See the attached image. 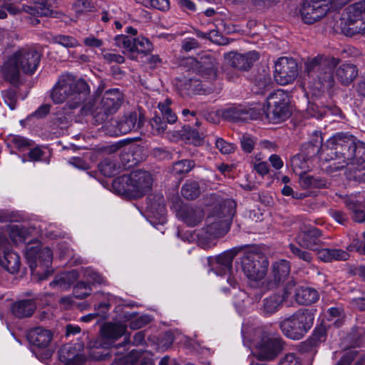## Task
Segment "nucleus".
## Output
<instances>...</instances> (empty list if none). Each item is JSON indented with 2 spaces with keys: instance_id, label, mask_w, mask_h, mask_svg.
I'll return each mask as SVG.
<instances>
[{
  "instance_id": "obj_1",
  "label": "nucleus",
  "mask_w": 365,
  "mask_h": 365,
  "mask_svg": "<svg viewBox=\"0 0 365 365\" xmlns=\"http://www.w3.org/2000/svg\"><path fill=\"white\" fill-rule=\"evenodd\" d=\"M236 202L230 199L215 207L207 218V225L197 234V242L203 249H210L216 244L218 237L225 235L230 230L235 214Z\"/></svg>"
},
{
  "instance_id": "obj_2",
  "label": "nucleus",
  "mask_w": 365,
  "mask_h": 365,
  "mask_svg": "<svg viewBox=\"0 0 365 365\" xmlns=\"http://www.w3.org/2000/svg\"><path fill=\"white\" fill-rule=\"evenodd\" d=\"M89 93V87L85 80L71 73H63L51 90L50 96L56 104L66 103L74 109L78 108Z\"/></svg>"
},
{
  "instance_id": "obj_3",
  "label": "nucleus",
  "mask_w": 365,
  "mask_h": 365,
  "mask_svg": "<svg viewBox=\"0 0 365 365\" xmlns=\"http://www.w3.org/2000/svg\"><path fill=\"white\" fill-rule=\"evenodd\" d=\"M339 63L338 58L322 55L306 61L305 71L308 76L309 89L314 96L319 95L325 88L333 86V69Z\"/></svg>"
},
{
  "instance_id": "obj_4",
  "label": "nucleus",
  "mask_w": 365,
  "mask_h": 365,
  "mask_svg": "<svg viewBox=\"0 0 365 365\" xmlns=\"http://www.w3.org/2000/svg\"><path fill=\"white\" fill-rule=\"evenodd\" d=\"M152 184L153 179L149 173L135 170L115 179L113 187L120 194L138 198L150 191Z\"/></svg>"
},
{
  "instance_id": "obj_5",
  "label": "nucleus",
  "mask_w": 365,
  "mask_h": 365,
  "mask_svg": "<svg viewBox=\"0 0 365 365\" xmlns=\"http://www.w3.org/2000/svg\"><path fill=\"white\" fill-rule=\"evenodd\" d=\"M314 322V313L309 309H299L279 322L282 332L293 340L302 339L311 329Z\"/></svg>"
},
{
  "instance_id": "obj_6",
  "label": "nucleus",
  "mask_w": 365,
  "mask_h": 365,
  "mask_svg": "<svg viewBox=\"0 0 365 365\" xmlns=\"http://www.w3.org/2000/svg\"><path fill=\"white\" fill-rule=\"evenodd\" d=\"M25 256L31 269L34 279L38 281L46 279L53 272L51 264L53 259L51 250L47 247L26 246Z\"/></svg>"
},
{
  "instance_id": "obj_7",
  "label": "nucleus",
  "mask_w": 365,
  "mask_h": 365,
  "mask_svg": "<svg viewBox=\"0 0 365 365\" xmlns=\"http://www.w3.org/2000/svg\"><path fill=\"white\" fill-rule=\"evenodd\" d=\"M269 262L258 253L245 252L242 258V268L244 274L251 283L261 282L267 273Z\"/></svg>"
},
{
  "instance_id": "obj_8",
  "label": "nucleus",
  "mask_w": 365,
  "mask_h": 365,
  "mask_svg": "<svg viewBox=\"0 0 365 365\" xmlns=\"http://www.w3.org/2000/svg\"><path fill=\"white\" fill-rule=\"evenodd\" d=\"M354 138H355L349 133H339L334 135L327 141L326 145L318 150L320 160L335 161L339 155L338 151L345 146L351 145Z\"/></svg>"
},
{
  "instance_id": "obj_9",
  "label": "nucleus",
  "mask_w": 365,
  "mask_h": 365,
  "mask_svg": "<svg viewBox=\"0 0 365 365\" xmlns=\"http://www.w3.org/2000/svg\"><path fill=\"white\" fill-rule=\"evenodd\" d=\"M282 349L279 337L272 334L263 333L255 345V354L260 360H271L275 358Z\"/></svg>"
},
{
  "instance_id": "obj_10",
  "label": "nucleus",
  "mask_w": 365,
  "mask_h": 365,
  "mask_svg": "<svg viewBox=\"0 0 365 365\" xmlns=\"http://www.w3.org/2000/svg\"><path fill=\"white\" fill-rule=\"evenodd\" d=\"M298 66L295 60L288 57H281L274 64V81L279 85L292 83L298 76Z\"/></svg>"
},
{
  "instance_id": "obj_11",
  "label": "nucleus",
  "mask_w": 365,
  "mask_h": 365,
  "mask_svg": "<svg viewBox=\"0 0 365 365\" xmlns=\"http://www.w3.org/2000/svg\"><path fill=\"white\" fill-rule=\"evenodd\" d=\"M122 101V95L118 89L106 91L101 101L96 106L95 113L101 120H104L108 115L117 111Z\"/></svg>"
},
{
  "instance_id": "obj_12",
  "label": "nucleus",
  "mask_w": 365,
  "mask_h": 365,
  "mask_svg": "<svg viewBox=\"0 0 365 365\" xmlns=\"http://www.w3.org/2000/svg\"><path fill=\"white\" fill-rule=\"evenodd\" d=\"M289 101L288 93L281 89H278L269 95L267 106L271 109L274 120H284L289 117Z\"/></svg>"
},
{
  "instance_id": "obj_13",
  "label": "nucleus",
  "mask_w": 365,
  "mask_h": 365,
  "mask_svg": "<svg viewBox=\"0 0 365 365\" xmlns=\"http://www.w3.org/2000/svg\"><path fill=\"white\" fill-rule=\"evenodd\" d=\"M329 10L327 0H305L301 16L306 24H313L323 18Z\"/></svg>"
},
{
  "instance_id": "obj_14",
  "label": "nucleus",
  "mask_w": 365,
  "mask_h": 365,
  "mask_svg": "<svg viewBox=\"0 0 365 365\" xmlns=\"http://www.w3.org/2000/svg\"><path fill=\"white\" fill-rule=\"evenodd\" d=\"M9 243L4 236H0V264L9 272L16 273L20 268L19 255L9 250Z\"/></svg>"
},
{
  "instance_id": "obj_15",
  "label": "nucleus",
  "mask_w": 365,
  "mask_h": 365,
  "mask_svg": "<svg viewBox=\"0 0 365 365\" xmlns=\"http://www.w3.org/2000/svg\"><path fill=\"white\" fill-rule=\"evenodd\" d=\"M145 118L141 114L135 112L125 115L120 121L114 122L117 128L109 130L111 135L127 134L131 131L138 130L144 124Z\"/></svg>"
},
{
  "instance_id": "obj_16",
  "label": "nucleus",
  "mask_w": 365,
  "mask_h": 365,
  "mask_svg": "<svg viewBox=\"0 0 365 365\" xmlns=\"http://www.w3.org/2000/svg\"><path fill=\"white\" fill-rule=\"evenodd\" d=\"M225 57L232 67L240 71H247L259 59V55L258 52L252 51L244 54L230 52L225 54Z\"/></svg>"
},
{
  "instance_id": "obj_17",
  "label": "nucleus",
  "mask_w": 365,
  "mask_h": 365,
  "mask_svg": "<svg viewBox=\"0 0 365 365\" xmlns=\"http://www.w3.org/2000/svg\"><path fill=\"white\" fill-rule=\"evenodd\" d=\"M81 343L66 344L59 351V359L65 365H80L86 360Z\"/></svg>"
},
{
  "instance_id": "obj_18",
  "label": "nucleus",
  "mask_w": 365,
  "mask_h": 365,
  "mask_svg": "<svg viewBox=\"0 0 365 365\" xmlns=\"http://www.w3.org/2000/svg\"><path fill=\"white\" fill-rule=\"evenodd\" d=\"M16 56L21 69L26 73H33L40 61V54L31 48H21L14 53Z\"/></svg>"
},
{
  "instance_id": "obj_19",
  "label": "nucleus",
  "mask_w": 365,
  "mask_h": 365,
  "mask_svg": "<svg viewBox=\"0 0 365 365\" xmlns=\"http://www.w3.org/2000/svg\"><path fill=\"white\" fill-rule=\"evenodd\" d=\"M321 235L322 232L318 228L311 227L299 232L296 241L302 247L315 250L317 246L322 244Z\"/></svg>"
},
{
  "instance_id": "obj_20",
  "label": "nucleus",
  "mask_w": 365,
  "mask_h": 365,
  "mask_svg": "<svg viewBox=\"0 0 365 365\" xmlns=\"http://www.w3.org/2000/svg\"><path fill=\"white\" fill-rule=\"evenodd\" d=\"M222 115L225 118L232 122L247 121L257 119L259 115L253 108H246L242 106H233L225 109Z\"/></svg>"
},
{
  "instance_id": "obj_21",
  "label": "nucleus",
  "mask_w": 365,
  "mask_h": 365,
  "mask_svg": "<svg viewBox=\"0 0 365 365\" xmlns=\"http://www.w3.org/2000/svg\"><path fill=\"white\" fill-rule=\"evenodd\" d=\"M237 254V250L233 249L222 253L215 258H209V262L212 269L219 272L226 273L232 269V263Z\"/></svg>"
},
{
  "instance_id": "obj_22",
  "label": "nucleus",
  "mask_w": 365,
  "mask_h": 365,
  "mask_svg": "<svg viewBox=\"0 0 365 365\" xmlns=\"http://www.w3.org/2000/svg\"><path fill=\"white\" fill-rule=\"evenodd\" d=\"M290 273L289 262L285 259H281L275 262L272 267V281L269 282V286L273 287L284 282L289 277Z\"/></svg>"
},
{
  "instance_id": "obj_23",
  "label": "nucleus",
  "mask_w": 365,
  "mask_h": 365,
  "mask_svg": "<svg viewBox=\"0 0 365 365\" xmlns=\"http://www.w3.org/2000/svg\"><path fill=\"white\" fill-rule=\"evenodd\" d=\"M29 343L36 347H46L51 342L53 334L42 327H36L30 330L27 334Z\"/></svg>"
},
{
  "instance_id": "obj_24",
  "label": "nucleus",
  "mask_w": 365,
  "mask_h": 365,
  "mask_svg": "<svg viewBox=\"0 0 365 365\" xmlns=\"http://www.w3.org/2000/svg\"><path fill=\"white\" fill-rule=\"evenodd\" d=\"M358 143H356V139L354 138V143L350 146H345L343 149L339 150V155L335 160L338 162H333L330 165L331 171L337 170L344 168L345 166L349 165L355 158V150Z\"/></svg>"
},
{
  "instance_id": "obj_25",
  "label": "nucleus",
  "mask_w": 365,
  "mask_h": 365,
  "mask_svg": "<svg viewBox=\"0 0 365 365\" xmlns=\"http://www.w3.org/2000/svg\"><path fill=\"white\" fill-rule=\"evenodd\" d=\"M286 296L284 294L275 293L265 297L261 307L262 312L266 315L272 314L282 307Z\"/></svg>"
},
{
  "instance_id": "obj_26",
  "label": "nucleus",
  "mask_w": 365,
  "mask_h": 365,
  "mask_svg": "<svg viewBox=\"0 0 365 365\" xmlns=\"http://www.w3.org/2000/svg\"><path fill=\"white\" fill-rule=\"evenodd\" d=\"M17 56L14 54L6 61L2 68V72L6 80L12 84H16L19 78V69L21 66L16 59Z\"/></svg>"
},
{
  "instance_id": "obj_27",
  "label": "nucleus",
  "mask_w": 365,
  "mask_h": 365,
  "mask_svg": "<svg viewBox=\"0 0 365 365\" xmlns=\"http://www.w3.org/2000/svg\"><path fill=\"white\" fill-rule=\"evenodd\" d=\"M36 309V303L31 299L19 300L11 307L12 313L18 318L31 317Z\"/></svg>"
},
{
  "instance_id": "obj_28",
  "label": "nucleus",
  "mask_w": 365,
  "mask_h": 365,
  "mask_svg": "<svg viewBox=\"0 0 365 365\" xmlns=\"http://www.w3.org/2000/svg\"><path fill=\"white\" fill-rule=\"evenodd\" d=\"M357 75V68L351 63L342 64L336 70L337 78L344 85L350 84L356 78Z\"/></svg>"
},
{
  "instance_id": "obj_29",
  "label": "nucleus",
  "mask_w": 365,
  "mask_h": 365,
  "mask_svg": "<svg viewBox=\"0 0 365 365\" xmlns=\"http://www.w3.org/2000/svg\"><path fill=\"white\" fill-rule=\"evenodd\" d=\"M319 298L318 292L313 288L301 287L296 290L295 300L299 304L309 305L316 302Z\"/></svg>"
},
{
  "instance_id": "obj_30",
  "label": "nucleus",
  "mask_w": 365,
  "mask_h": 365,
  "mask_svg": "<svg viewBox=\"0 0 365 365\" xmlns=\"http://www.w3.org/2000/svg\"><path fill=\"white\" fill-rule=\"evenodd\" d=\"M22 9L32 15L48 16L52 13L50 3L46 0H33V5H24Z\"/></svg>"
},
{
  "instance_id": "obj_31",
  "label": "nucleus",
  "mask_w": 365,
  "mask_h": 365,
  "mask_svg": "<svg viewBox=\"0 0 365 365\" xmlns=\"http://www.w3.org/2000/svg\"><path fill=\"white\" fill-rule=\"evenodd\" d=\"M78 274L76 270L63 273L55 277V279L50 283V287L62 290L67 289L70 287L71 284L78 279Z\"/></svg>"
},
{
  "instance_id": "obj_32",
  "label": "nucleus",
  "mask_w": 365,
  "mask_h": 365,
  "mask_svg": "<svg viewBox=\"0 0 365 365\" xmlns=\"http://www.w3.org/2000/svg\"><path fill=\"white\" fill-rule=\"evenodd\" d=\"M177 86L181 92L186 95L199 93L202 89L201 82L198 79L187 78L186 77L180 79Z\"/></svg>"
},
{
  "instance_id": "obj_33",
  "label": "nucleus",
  "mask_w": 365,
  "mask_h": 365,
  "mask_svg": "<svg viewBox=\"0 0 365 365\" xmlns=\"http://www.w3.org/2000/svg\"><path fill=\"white\" fill-rule=\"evenodd\" d=\"M126 331V326L120 324H106L101 329L103 336L108 339L116 340L121 337Z\"/></svg>"
},
{
  "instance_id": "obj_34",
  "label": "nucleus",
  "mask_w": 365,
  "mask_h": 365,
  "mask_svg": "<svg viewBox=\"0 0 365 365\" xmlns=\"http://www.w3.org/2000/svg\"><path fill=\"white\" fill-rule=\"evenodd\" d=\"M345 205L353 212V219L357 222L365 221V210L363 206L357 202L354 197H348L344 200Z\"/></svg>"
},
{
  "instance_id": "obj_35",
  "label": "nucleus",
  "mask_w": 365,
  "mask_h": 365,
  "mask_svg": "<svg viewBox=\"0 0 365 365\" xmlns=\"http://www.w3.org/2000/svg\"><path fill=\"white\" fill-rule=\"evenodd\" d=\"M293 172L299 176L306 174L309 170V165L306 157L303 155H296L290 160Z\"/></svg>"
},
{
  "instance_id": "obj_36",
  "label": "nucleus",
  "mask_w": 365,
  "mask_h": 365,
  "mask_svg": "<svg viewBox=\"0 0 365 365\" xmlns=\"http://www.w3.org/2000/svg\"><path fill=\"white\" fill-rule=\"evenodd\" d=\"M342 32L346 36L363 34L365 33V15L364 18L357 19L355 21L344 24L341 27Z\"/></svg>"
},
{
  "instance_id": "obj_37",
  "label": "nucleus",
  "mask_w": 365,
  "mask_h": 365,
  "mask_svg": "<svg viewBox=\"0 0 365 365\" xmlns=\"http://www.w3.org/2000/svg\"><path fill=\"white\" fill-rule=\"evenodd\" d=\"M299 183L304 188L317 187L322 188L327 186V181L324 178L303 174L299 176Z\"/></svg>"
},
{
  "instance_id": "obj_38",
  "label": "nucleus",
  "mask_w": 365,
  "mask_h": 365,
  "mask_svg": "<svg viewBox=\"0 0 365 365\" xmlns=\"http://www.w3.org/2000/svg\"><path fill=\"white\" fill-rule=\"evenodd\" d=\"M204 214L200 208L187 207L184 212L183 220L189 226L197 225L203 218Z\"/></svg>"
},
{
  "instance_id": "obj_39",
  "label": "nucleus",
  "mask_w": 365,
  "mask_h": 365,
  "mask_svg": "<svg viewBox=\"0 0 365 365\" xmlns=\"http://www.w3.org/2000/svg\"><path fill=\"white\" fill-rule=\"evenodd\" d=\"M346 16L344 17L341 19V26L344 24H349L357 19L364 18V15L365 14L362 9L359 7V5L356 4L349 6L346 8Z\"/></svg>"
},
{
  "instance_id": "obj_40",
  "label": "nucleus",
  "mask_w": 365,
  "mask_h": 365,
  "mask_svg": "<svg viewBox=\"0 0 365 365\" xmlns=\"http://www.w3.org/2000/svg\"><path fill=\"white\" fill-rule=\"evenodd\" d=\"M98 169L103 175L111 177L117 174L120 169V165H118L114 160L106 158L99 163Z\"/></svg>"
},
{
  "instance_id": "obj_41",
  "label": "nucleus",
  "mask_w": 365,
  "mask_h": 365,
  "mask_svg": "<svg viewBox=\"0 0 365 365\" xmlns=\"http://www.w3.org/2000/svg\"><path fill=\"white\" fill-rule=\"evenodd\" d=\"M182 195L187 200H193L200 194L199 184L195 181H187L182 187Z\"/></svg>"
},
{
  "instance_id": "obj_42",
  "label": "nucleus",
  "mask_w": 365,
  "mask_h": 365,
  "mask_svg": "<svg viewBox=\"0 0 365 365\" xmlns=\"http://www.w3.org/2000/svg\"><path fill=\"white\" fill-rule=\"evenodd\" d=\"M125 318L127 320L130 321L129 327L132 329H138L147 324L150 321L148 316H140L137 317L136 313L135 312L125 313Z\"/></svg>"
},
{
  "instance_id": "obj_43",
  "label": "nucleus",
  "mask_w": 365,
  "mask_h": 365,
  "mask_svg": "<svg viewBox=\"0 0 365 365\" xmlns=\"http://www.w3.org/2000/svg\"><path fill=\"white\" fill-rule=\"evenodd\" d=\"M133 41L134 38L133 39L125 35L117 36L115 38V46L123 49V52L125 54L133 53Z\"/></svg>"
},
{
  "instance_id": "obj_44",
  "label": "nucleus",
  "mask_w": 365,
  "mask_h": 365,
  "mask_svg": "<svg viewBox=\"0 0 365 365\" xmlns=\"http://www.w3.org/2000/svg\"><path fill=\"white\" fill-rule=\"evenodd\" d=\"M356 165L359 169L365 170V145L358 143L355 150V158L349 165Z\"/></svg>"
},
{
  "instance_id": "obj_45",
  "label": "nucleus",
  "mask_w": 365,
  "mask_h": 365,
  "mask_svg": "<svg viewBox=\"0 0 365 365\" xmlns=\"http://www.w3.org/2000/svg\"><path fill=\"white\" fill-rule=\"evenodd\" d=\"M133 47V53L138 52L146 53L151 51L152 44L148 38L144 37H138L134 38Z\"/></svg>"
},
{
  "instance_id": "obj_46",
  "label": "nucleus",
  "mask_w": 365,
  "mask_h": 365,
  "mask_svg": "<svg viewBox=\"0 0 365 365\" xmlns=\"http://www.w3.org/2000/svg\"><path fill=\"white\" fill-rule=\"evenodd\" d=\"M6 143L9 146H14L19 150L29 145V142L27 139L22 136L12 134L7 136Z\"/></svg>"
},
{
  "instance_id": "obj_47",
  "label": "nucleus",
  "mask_w": 365,
  "mask_h": 365,
  "mask_svg": "<svg viewBox=\"0 0 365 365\" xmlns=\"http://www.w3.org/2000/svg\"><path fill=\"white\" fill-rule=\"evenodd\" d=\"M150 124L154 135H162L167 129V123L158 115L151 118Z\"/></svg>"
},
{
  "instance_id": "obj_48",
  "label": "nucleus",
  "mask_w": 365,
  "mask_h": 365,
  "mask_svg": "<svg viewBox=\"0 0 365 365\" xmlns=\"http://www.w3.org/2000/svg\"><path fill=\"white\" fill-rule=\"evenodd\" d=\"M195 162L191 160H180L174 163L173 171L178 175L187 173L195 167Z\"/></svg>"
},
{
  "instance_id": "obj_49",
  "label": "nucleus",
  "mask_w": 365,
  "mask_h": 365,
  "mask_svg": "<svg viewBox=\"0 0 365 365\" xmlns=\"http://www.w3.org/2000/svg\"><path fill=\"white\" fill-rule=\"evenodd\" d=\"M52 41L66 48H73L78 45V41L72 36L58 35L52 38Z\"/></svg>"
},
{
  "instance_id": "obj_50",
  "label": "nucleus",
  "mask_w": 365,
  "mask_h": 365,
  "mask_svg": "<svg viewBox=\"0 0 365 365\" xmlns=\"http://www.w3.org/2000/svg\"><path fill=\"white\" fill-rule=\"evenodd\" d=\"M91 292V287L88 284L80 282L73 288V293L77 298L83 299Z\"/></svg>"
},
{
  "instance_id": "obj_51",
  "label": "nucleus",
  "mask_w": 365,
  "mask_h": 365,
  "mask_svg": "<svg viewBox=\"0 0 365 365\" xmlns=\"http://www.w3.org/2000/svg\"><path fill=\"white\" fill-rule=\"evenodd\" d=\"M307 114L309 116L317 118H322L329 112L327 108H319L316 103L309 104L307 108Z\"/></svg>"
},
{
  "instance_id": "obj_52",
  "label": "nucleus",
  "mask_w": 365,
  "mask_h": 365,
  "mask_svg": "<svg viewBox=\"0 0 365 365\" xmlns=\"http://www.w3.org/2000/svg\"><path fill=\"white\" fill-rule=\"evenodd\" d=\"M289 247L293 255L304 260V262H310L312 260V255L309 252L302 250L293 244H290Z\"/></svg>"
},
{
  "instance_id": "obj_53",
  "label": "nucleus",
  "mask_w": 365,
  "mask_h": 365,
  "mask_svg": "<svg viewBox=\"0 0 365 365\" xmlns=\"http://www.w3.org/2000/svg\"><path fill=\"white\" fill-rule=\"evenodd\" d=\"M83 276L93 284H101L105 283L104 278L91 268L83 269Z\"/></svg>"
},
{
  "instance_id": "obj_54",
  "label": "nucleus",
  "mask_w": 365,
  "mask_h": 365,
  "mask_svg": "<svg viewBox=\"0 0 365 365\" xmlns=\"http://www.w3.org/2000/svg\"><path fill=\"white\" fill-rule=\"evenodd\" d=\"M255 141V139L253 138L250 135H242L240 138V143L242 150L245 153H250L254 149Z\"/></svg>"
},
{
  "instance_id": "obj_55",
  "label": "nucleus",
  "mask_w": 365,
  "mask_h": 365,
  "mask_svg": "<svg viewBox=\"0 0 365 365\" xmlns=\"http://www.w3.org/2000/svg\"><path fill=\"white\" fill-rule=\"evenodd\" d=\"M215 145L217 148L223 154L231 153L235 149L234 144L227 143L222 138H217L215 141Z\"/></svg>"
},
{
  "instance_id": "obj_56",
  "label": "nucleus",
  "mask_w": 365,
  "mask_h": 365,
  "mask_svg": "<svg viewBox=\"0 0 365 365\" xmlns=\"http://www.w3.org/2000/svg\"><path fill=\"white\" fill-rule=\"evenodd\" d=\"M280 365H302V360L297 354L289 353L281 359Z\"/></svg>"
},
{
  "instance_id": "obj_57",
  "label": "nucleus",
  "mask_w": 365,
  "mask_h": 365,
  "mask_svg": "<svg viewBox=\"0 0 365 365\" xmlns=\"http://www.w3.org/2000/svg\"><path fill=\"white\" fill-rule=\"evenodd\" d=\"M3 98L4 102L9 106V107L14 110L16 107V94L13 91H5L3 93Z\"/></svg>"
},
{
  "instance_id": "obj_58",
  "label": "nucleus",
  "mask_w": 365,
  "mask_h": 365,
  "mask_svg": "<svg viewBox=\"0 0 365 365\" xmlns=\"http://www.w3.org/2000/svg\"><path fill=\"white\" fill-rule=\"evenodd\" d=\"M347 251H356L360 254L365 255V244L359 239H354L347 247Z\"/></svg>"
},
{
  "instance_id": "obj_59",
  "label": "nucleus",
  "mask_w": 365,
  "mask_h": 365,
  "mask_svg": "<svg viewBox=\"0 0 365 365\" xmlns=\"http://www.w3.org/2000/svg\"><path fill=\"white\" fill-rule=\"evenodd\" d=\"M349 258L348 251L341 249H331V261L332 260H347Z\"/></svg>"
},
{
  "instance_id": "obj_60",
  "label": "nucleus",
  "mask_w": 365,
  "mask_h": 365,
  "mask_svg": "<svg viewBox=\"0 0 365 365\" xmlns=\"http://www.w3.org/2000/svg\"><path fill=\"white\" fill-rule=\"evenodd\" d=\"M103 56L104 59L108 63L115 62L117 63H123L125 61L124 57L117 53L103 52Z\"/></svg>"
},
{
  "instance_id": "obj_61",
  "label": "nucleus",
  "mask_w": 365,
  "mask_h": 365,
  "mask_svg": "<svg viewBox=\"0 0 365 365\" xmlns=\"http://www.w3.org/2000/svg\"><path fill=\"white\" fill-rule=\"evenodd\" d=\"M355 356L356 352L354 351H348L342 356L336 365H350Z\"/></svg>"
},
{
  "instance_id": "obj_62",
  "label": "nucleus",
  "mask_w": 365,
  "mask_h": 365,
  "mask_svg": "<svg viewBox=\"0 0 365 365\" xmlns=\"http://www.w3.org/2000/svg\"><path fill=\"white\" fill-rule=\"evenodd\" d=\"M150 6L161 11H165L169 9L170 3L168 0H148Z\"/></svg>"
},
{
  "instance_id": "obj_63",
  "label": "nucleus",
  "mask_w": 365,
  "mask_h": 365,
  "mask_svg": "<svg viewBox=\"0 0 365 365\" xmlns=\"http://www.w3.org/2000/svg\"><path fill=\"white\" fill-rule=\"evenodd\" d=\"M50 109V105L43 104L35 112H34L31 115L37 118H44L49 113Z\"/></svg>"
},
{
  "instance_id": "obj_64",
  "label": "nucleus",
  "mask_w": 365,
  "mask_h": 365,
  "mask_svg": "<svg viewBox=\"0 0 365 365\" xmlns=\"http://www.w3.org/2000/svg\"><path fill=\"white\" fill-rule=\"evenodd\" d=\"M84 44L91 48H99L103 45V41L93 36L84 38Z\"/></svg>"
}]
</instances>
